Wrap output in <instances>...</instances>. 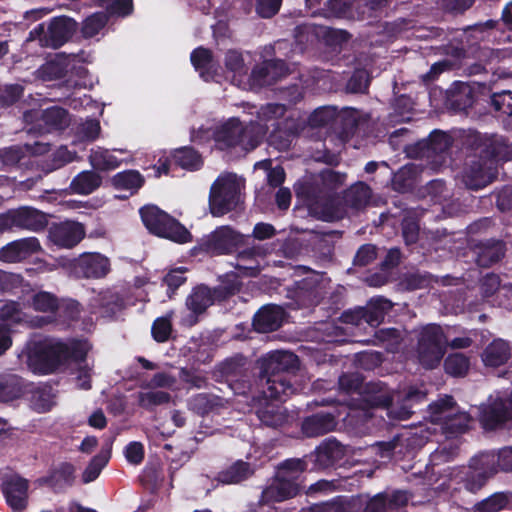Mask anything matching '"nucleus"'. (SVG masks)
<instances>
[{
	"mask_svg": "<svg viewBox=\"0 0 512 512\" xmlns=\"http://www.w3.org/2000/svg\"><path fill=\"white\" fill-rule=\"evenodd\" d=\"M469 365V359L462 353L450 354L444 362L445 371L452 376H464Z\"/></svg>",
	"mask_w": 512,
	"mask_h": 512,
	"instance_id": "864d4df0",
	"label": "nucleus"
},
{
	"mask_svg": "<svg viewBox=\"0 0 512 512\" xmlns=\"http://www.w3.org/2000/svg\"><path fill=\"white\" fill-rule=\"evenodd\" d=\"M351 9V0H326L323 11L326 18H346Z\"/></svg>",
	"mask_w": 512,
	"mask_h": 512,
	"instance_id": "6e6d98bb",
	"label": "nucleus"
},
{
	"mask_svg": "<svg viewBox=\"0 0 512 512\" xmlns=\"http://www.w3.org/2000/svg\"><path fill=\"white\" fill-rule=\"evenodd\" d=\"M0 318L14 323L25 322L34 327H41L52 320L51 317L29 319L20 304L14 301L6 302L1 306Z\"/></svg>",
	"mask_w": 512,
	"mask_h": 512,
	"instance_id": "cd10ccee",
	"label": "nucleus"
},
{
	"mask_svg": "<svg viewBox=\"0 0 512 512\" xmlns=\"http://www.w3.org/2000/svg\"><path fill=\"white\" fill-rule=\"evenodd\" d=\"M171 157L177 166L188 171H197L204 164L201 154L191 146L174 149Z\"/></svg>",
	"mask_w": 512,
	"mask_h": 512,
	"instance_id": "c9c22d12",
	"label": "nucleus"
},
{
	"mask_svg": "<svg viewBox=\"0 0 512 512\" xmlns=\"http://www.w3.org/2000/svg\"><path fill=\"white\" fill-rule=\"evenodd\" d=\"M223 399L208 394H198L190 400V407L197 413L204 414L210 410L223 406Z\"/></svg>",
	"mask_w": 512,
	"mask_h": 512,
	"instance_id": "603ef678",
	"label": "nucleus"
},
{
	"mask_svg": "<svg viewBox=\"0 0 512 512\" xmlns=\"http://www.w3.org/2000/svg\"><path fill=\"white\" fill-rule=\"evenodd\" d=\"M145 184L144 176L134 169H128L116 173L111 178V185L117 190H128L135 194Z\"/></svg>",
	"mask_w": 512,
	"mask_h": 512,
	"instance_id": "f704fd0d",
	"label": "nucleus"
},
{
	"mask_svg": "<svg viewBox=\"0 0 512 512\" xmlns=\"http://www.w3.org/2000/svg\"><path fill=\"white\" fill-rule=\"evenodd\" d=\"M403 218L401 220L402 237L408 251L420 256H427L432 252H438L441 240L432 237L428 248H425V237L420 234L419 214L415 209L401 208Z\"/></svg>",
	"mask_w": 512,
	"mask_h": 512,
	"instance_id": "ddd939ff",
	"label": "nucleus"
},
{
	"mask_svg": "<svg viewBox=\"0 0 512 512\" xmlns=\"http://www.w3.org/2000/svg\"><path fill=\"white\" fill-rule=\"evenodd\" d=\"M286 108L283 104L267 103L262 105L257 112L258 119L262 122H268L273 119H278L284 115Z\"/></svg>",
	"mask_w": 512,
	"mask_h": 512,
	"instance_id": "e2e57ef3",
	"label": "nucleus"
},
{
	"mask_svg": "<svg viewBox=\"0 0 512 512\" xmlns=\"http://www.w3.org/2000/svg\"><path fill=\"white\" fill-rule=\"evenodd\" d=\"M496 173L495 166L477 157L464 168L462 181L468 189L478 191L492 183Z\"/></svg>",
	"mask_w": 512,
	"mask_h": 512,
	"instance_id": "f3484780",
	"label": "nucleus"
},
{
	"mask_svg": "<svg viewBox=\"0 0 512 512\" xmlns=\"http://www.w3.org/2000/svg\"><path fill=\"white\" fill-rule=\"evenodd\" d=\"M90 306L99 307L103 317H113L122 309L123 302L116 293L107 290L94 296L91 299Z\"/></svg>",
	"mask_w": 512,
	"mask_h": 512,
	"instance_id": "e433bc0d",
	"label": "nucleus"
},
{
	"mask_svg": "<svg viewBox=\"0 0 512 512\" xmlns=\"http://www.w3.org/2000/svg\"><path fill=\"white\" fill-rule=\"evenodd\" d=\"M372 196V190L365 182H357L345 190L343 201L345 205L354 210L365 208Z\"/></svg>",
	"mask_w": 512,
	"mask_h": 512,
	"instance_id": "c756f323",
	"label": "nucleus"
},
{
	"mask_svg": "<svg viewBox=\"0 0 512 512\" xmlns=\"http://www.w3.org/2000/svg\"><path fill=\"white\" fill-rule=\"evenodd\" d=\"M467 144L479 158L496 169L499 162L512 160V143L502 135L471 131L467 136Z\"/></svg>",
	"mask_w": 512,
	"mask_h": 512,
	"instance_id": "6e6552de",
	"label": "nucleus"
},
{
	"mask_svg": "<svg viewBox=\"0 0 512 512\" xmlns=\"http://www.w3.org/2000/svg\"><path fill=\"white\" fill-rule=\"evenodd\" d=\"M90 349L87 341L78 340L66 344L54 339H44L31 344L27 363L34 373L49 374L69 359L84 364Z\"/></svg>",
	"mask_w": 512,
	"mask_h": 512,
	"instance_id": "7ed1b4c3",
	"label": "nucleus"
},
{
	"mask_svg": "<svg viewBox=\"0 0 512 512\" xmlns=\"http://www.w3.org/2000/svg\"><path fill=\"white\" fill-rule=\"evenodd\" d=\"M49 214L31 206H20L0 213V234L14 229L40 232L49 224Z\"/></svg>",
	"mask_w": 512,
	"mask_h": 512,
	"instance_id": "9b49d317",
	"label": "nucleus"
},
{
	"mask_svg": "<svg viewBox=\"0 0 512 512\" xmlns=\"http://www.w3.org/2000/svg\"><path fill=\"white\" fill-rule=\"evenodd\" d=\"M496 198V207L501 212L512 210V185H505L492 193Z\"/></svg>",
	"mask_w": 512,
	"mask_h": 512,
	"instance_id": "338daca9",
	"label": "nucleus"
},
{
	"mask_svg": "<svg viewBox=\"0 0 512 512\" xmlns=\"http://www.w3.org/2000/svg\"><path fill=\"white\" fill-rule=\"evenodd\" d=\"M284 311L281 307L270 305L260 309L253 319L255 330L261 333L278 329L283 321Z\"/></svg>",
	"mask_w": 512,
	"mask_h": 512,
	"instance_id": "bb28decb",
	"label": "nucleus"
},
{
	"mask_svg": "<svg viewBox=\"0 0 512 512\" xmlns=\"http://www.w3.org/2000/svg\"><path fill=\"white\" fill-rule=\"evenodd\" d=\"M268 127L258 121H250L243 124L238 118H230L214 131V141L220 150H229L240 147L244 151H251L257 148Z\"/></svg>",
	"mask_w": 512,
	"mask_h": 512,
	"instance_id": "39448f33",
	"label": "nucleus"
},
{
	"mask_svg": "<svg viewBox=\"0 0 512 512\" xmlns=\"http://www.w3.org/2000/svg\"><path fill=\"white\" fill-rule=\"evenodd\" d=\"M170 399L169 393L158 390H150L138 394V403L145 409H152L155 406L166 404Z\"/></svg>",
	"mask_w": 512,
	"mask_h": 512,
	"instance_id": "5fc2aeb1",
	"label": "nucleus"
},
{
	"mask_svg": "<svg viewBox=\"0 0 512 512\" xmlns=\"http://www.w3.org/2000/svg\"><path fill=\"white\" fill-rule=\"evenodd\" d=\"M108 17L103 12H96L88 16L82 23L81 32L83 37L92 38L97 35L107 24Z\"/></svg>",
	"mask_w": 512,
	"mask_h": 512,
	"instance_id": "8fccbe9b",
	"label": "nucleus"
},
{
	"mask_svg": "<svg viewBox=\"0 0 512 512\" xmlns=\"http://www.w3.org/2000/svg\"><path fill=\"white\" fill-rule=\"evenodd\" d=\"M4 494L14 511H22L27 505L28 481L18 476L11 477L4 485Z\"/></svg>",
	"mask_w": 512,
	"mask_h": 512,
	"instance_id": "a878e982",
	"label": "nucleus"
},
{
	"mask_svg": "<svg viewBox=\"0 0 512 512\" xmlns=\"http://www.w3.org/2000/svg\"><path fill=\"white\" fill-rule=\"evenodd\" d=\"M496 451L482 452L471 458L469 469H475L489 480L499 472Z\"/></svg>",
	"mask_w": 512,
	"mask_h": 512,
	"instance_id": "58836bf2",
	"label": "nucleus"
},
{
	"mask_svg": "<svg viewBox=\"0 0 512 512\" xmlns=\"http://www.w3.org/2000/svg\"><path fill=\"white\" fill-rule=\"evenodd\" d=\"M97 6L106 11L111 17H127L134 11L133 0H99Z\"/></svg>",
	"mask_w": 512,
	"mask_h": 512,
	"instance_id": "a18cd8bd",
	"label": "nucleus"
},
{
	"mask_svg": "<svg viewBox=\"0 0 512 512\" xmlns=\"http://www.w3.org/2000/svg\"><path fill=\"white\" fill-rule=\"evenodd\" d=\"M85 235L84 225L73 220L54 222L48 228L49 241L59 249H73Z\"/></svg>",
	"mask_w": 512,
	"mask_h": 512,
	"instance_id": "4468645a",
	"label": "nucleus"
},
{
	"mask_svg": "<svg viewBox=\"0 0 512 512\" xmlns=\"http://www.w3.org/2000/svg\"><path fill=\"white\" fill-rule=\"evenodd\" d=\"M190 60L196 71L205 80L212 78L216 73L213 53L203 46L195 48L190 55Z\"/></svg>",
	"mask_w": 512,
	"mask_h": 512,
	"instance_id": "2f4dec72",
	"label": "nucleus"
},
{
	"mask_svg": "<svg viewBox=\"0 0 512 512\" xmlns=\"http://www.w3.org/2000/svg\"><path fill=\"white\" fill-rule=\"evenodd\" d=\"M69 265L72 274L86 278L103 277L110 269L108 258H70Z\"/></svg>",
	"mask_w": 512,
	"mask_h": 512,
	"instance_id": "4be33fe9",
	"label": "nucleus"
},
{
	"mask_svg": "<svg viewBox=\"0 0 512 512\" xmlns=\"http://www.w3.org/2000/svg\"><path fill=\"white\" fill-rule=\"evenodd\" d=\"M416 184V169L412 164L402 166L393 174L392 189L399 193L412 192Z\"/></svg>",
	"mask_w": 512,
	"mask_h": 512,
	"instance_id": "ea45409f",
	"label": "nucleus"
},
{
	"mask_svg": "<svg viewBox=\"0 0 512 512\" xmlns=\"http://www.w3.org/2000/svg\"><path fill=\"white\" fill-rule=\"evenodd\" d=\"M491 105L496 112L502 115L512 116V92L503 90L493 93L491 96Z\"/></svg>",
	"mask_w": 512,
	"mask_h": 512,
	"instance_id": "13d9d810",
	"label": "nucleus"
},
{
	"mask_svg": "<svg viewBox=\"0 0 512 512\" xmlns=\"http://www.w3.org/2000/svg\"><path fill=\"white\" fill-rule=\"evenodd\" d=\"M35 121L30 130L40 135L65 130L70 125L69 112L59 106H52L34 112Z\"/></svg>",
	"mask_w": 512,
	"mask_h": 512,
	"instance_id": "2eb2a0df",
	"label": "nucleus"
},
{
	"mask_svg": "<svg viewBox=\"0 0 512 512\" xmlns=\"http://www.w3.org/2000/svg\"><path fill=\"white\" fill-rule=\"evenodd\" d=\"M78 29V23L68 16L53 17L39 23L29 32V40H38L42 47L58 49L68 42Z\"/></svg>",
	"mask_w": 512,
	"mask_h": 512,
	"instance_id": "1a4fd4ad",
	"label": "nucleus"
},
{
	"mask_svg": "<svg viewBox=\"0 0 512 512\" xmlns=\"http://www.w3.org/2000/svg\"><path fill=\"white\" fill-rule=\"evenodd\" d=\"M42 250L39 240L36 237L21 238L12 241L0 249V256H30Z\"/></svg>",
	"mask_w": 512,
	"mask_h": 512,
	"instance_id": "7c9ffc66",
	"label": "nucleus"
},
{
	"mask_svg": "<svg viewBox=\"0 0 512 512\" xmlns=\"http://www.w3.org/2000/svg\"><path fill=\"white\" fill-rule=\"evenodd\" d=\"M253 470L247 463L242 461L236 462L227 470L219 475V480L224 484H236L247 479Z\"/></svg>",
	"mask_w": 512,
	"mask_h": 512,
	"instance_id": "de8ad7c7",
	"label": "nucleus"
},
{
	"mask_svg": "<svg viewBox=\"0 0 512 512\" xmlns=\"http://www.w3.org/2000/svg\"><path fill=\"white\" fill-rule=\"evenodd\" d=\"M139 214L144 226L151 234L181 244L187 243L192 239L191 233L185 226L156 205L143 206L140 208Z\"/></svg>",
	"mask_w": 512,
	"mask_h": 512,
	"instance_id": "0eeeda50",
	"label": "nucleus"
},
{
	"mask_svg": "<svg viewBox=\"0 0 512 512\" xmlns=\"http://www.w3.org/2000/svg\"><path fill=\"white\" fill-rule=\"evenodd\" d=\"M391 308L392 303L385 298L377 297L371 299L367 307L363 308L364 322L372 327L378 326Z\"/></svg>",
	"mask_w": 512,
	"mask_h": 512,
	"instance_id": "4c0bfd02",
	"label": "nucleus"
},
{
	"mask_svg": "<svg viewBox=\"0 0 512 512\" xmlns=\"http://www.w3.org/2000/svg\"><path fill=\"white\" fill-rule=\"evenodd\" d=\"M363 379L358 373L344 374L339 378L341 390L352 393L358 392L361 400L368 406H383L388 408V415L396 420L408 419L414 404L425 398V392L410 388L405 393H390L382 383H367L362 386Z\"/></svg>",
	"mask_w": 512,
	"mask_h": 512,
	"instance_id": "f257e3e1",
	"label": "nucleus"
},
{
	"mask_svg": "<svg viewBox=\"0 0 512 512\" xmlns=\"http://www.w3.org/2000/svg\"><path fill=\"white\" fill-rule=\"evenodd\" d=\"M339 121L343 122V132L353 134L358 126L355 118H344L338 115L336 108L324 106L315 109L308 117V124L312 128L333 126Z\"/></svg>",
	"mask_w": 512,
	"mask_h": 512,
	"instance_id": "6ab92c4d",
	"label": "nucleus"
},
{
	"mask_svg": "<svg viewBox=\"0 0 512 512\" xmlns=\"http://www.w3.org/2000/svg\"><path fill=\"white\" fill-rule=\"evenodd\" d=\"M290 70L282 59H268L253 67L250 82L254 86L266 87L274 85L278 80L286 77Z\"/></svg>",
	"mask_w": 512,
	"mask_h": 512,
	"instance_id": "dca6fc26",
	"label": "nucleus"
},
{
	"mask_svg": "<svg viewBox=\"0 0 512 512\" xmlns=\"http://www.w3.org/2000/svg\"><path fill=\"white\" fill-rule=\"evenodd\" d=\"M67 74L65 59H53L42 64L37 70V77L43 81H54L64 78Z\"/></svg>",
	"mask_w": 512,
	"mask_h": 512,
	"instance_id": "79ce46f5",
	"label": "nucleus"
},
{
	"mask_svg": "<svg viewBox=\"0 0 512 512\" xmlns=\"http://www.w3.org/2000/svg\"><path fill=\"white\" fill-rule=\"evenodd\" d=\"M347 90L351 93H365L369 87V77L365 70H356L347 82Z\"/></svg>",
	"mask_w": 512,
	"mask_h": 512,
	"instance_id": "680f3d73",
	"label": "nucleus"
},
{
	"mask_svg": "<svg viewBox=\"0 0 512 512\" xmlns=\"http://www.w3.org/2000/svg\"><path fill=\"white\" fill-rule=\"evenodd\" d=\"M306 464L301 459L286 460L277 471L276 476L285 482L297 483L298 478L305 470Z\"/></svg>",
	"mask_w": 512,
	"mask_h": 512,
	"instance_id": "09e8293b",
	"label": "nucleus"
},
{
	"mask_svg": "<svg viewBox=\"0 0 512 512\" xmlns=\"http://www.w3.org/2000/svg\"><path fill=\"white\" fill-rule=\"evenodd\" d=\"M172 313L167 316L157 318L152 325V335L157 342H165L168 340L171 331Z\"/></svg>",
	"mask_w": 512,
	"mask_h": 512,
	"instance_id": "052dcab7",
	"label": "nucleus"
},
{
	"mask_svg": "<svg viewBox=\"0 0 512 512\" xmlns=\"http://www.w3.org/2000/svg\"><path fill=\"white\" fill-rule=\"evenodd\" d=\"M336 427V421L331 414H316L307 418L302 424L303 433L308 437H316L328 433Z\"/></svg>",
	"mask_w": 512,
	"mask_h": 512,
	"instance_id": "473e14b6",
	"label": "nucleus"
},
{
	"mask_svg": "<svg viewBox=\"0 0 512 512\" xmlns=\"http://www.w3.org/2000/svg\"><path fill=\"white\" fill-rule=\"evenodd\" d=\"M510 502V496L504 492H497L486 499L476 503L473 507L474 512H499L507 507Z\"/></svg>",
	"mask_w": 512,
	"mask_h": 512,
	"instance_id": "49530a36",
	"label": "nucleus"
},
{
	"mask_svg": "<svg viewBox=\"0 0 512 512\" xmlns=\"http://www.w3.org/2000/svg\"><path fill=\"white\" fill-rule=\"evenodd\" d=\"M298 490V483L285 482L276 476L273 482L263 490L259 503L261 505H269L281 502L294 497L298 493Z\"/></svg>",
	"mask_w": 512,
	"mask_h": 512,
	"instance_id": "393cba45",
	"label": "nucleus"
},
{
	"mask_svg": "<svg viewBox=\"0 0 512 512\" xmlns=\"http://www.w3.org/2000/svg\"><path fill=\"white\" fill-rule=\"evenodd\" d=\"M110 459V450L103 449L94 456L82 473V482L88 484L98 478Z\"/></svg>",
	"mask_w": 512,
	"mask_h": 512,
	"instance_id": "37998d69",
	"label": "nucleus"
},
{
	"mask_svg": "<svg viewBox=\"0 0 512 512\" xmlns=\"http://www.w3.org/2000/svg\"><path fill=\"white\" fill-rule=\"evenodd\" d=\"M400 338V332L395 328L381 329L376 332L374 343H386L387 349L393 351Z\"/></svg>",
	"mask_w": 512,
	"mask_h": 512,
	"instance_id": "69168bd1",
	"label": "nucleus"
},
{
	"mask_svg": "<svg viewBox=\"0 0 512 512\" xmlns=\"http://www.w3.org/2000/svg\"><path fill=\"white\" fill-rule=\"evenodd\" d=\"M452 143L453 139L448 133L434 130L427 139L417 143V156L430 158L432 156L441 155L450 149Z\"/></svg>",
	"mask_w": 512,
	"mask_h": 512,
	"instance_id": "5701e85b",
	"label": "nucleus"
},
{
	"mask_svg": "<svg viewBox=\"0 0 512 512\" xmlns=\"http://www.w3.org/2000/svg\"><path fill=\"white\" fill-rule=\"evenodd\" d=\"M511 356V348L508 342L502 339L492 341L482 353V361L485 366L499 367L505 364Z\"/></svg>",
	"mask_w": 512,
	"mask_h": 512,
	"instance_id": "c85d7f7f",
	"label": "nucleus"
},
{
	"mask_svg": "<svg viewBox=\"0 0 512 512\" xmlns=\"http://www.w3.org/2000/svg\"><path fill=\"white\" fill-rule=\"evenodd\" d=\"M258 418L266 426L277 427L286 420V414L280 406L267 405L257 411Z\"/></svg>",
	"mask_w": 512,
	"mask_h": 512,
	"instance_id": "3c124183",
	"label": "nucleus"
},
{
	"mask_svg": "<svg viewBox=\"0 0 512 512\" xmlns=\"http://www.w3.org/2000/svg\"><path fill=\"white\" fill-rule=\"evenodd\" d=\"M479 247L483 250L484 256H505L506 242L501 239H486L480 242Z\"/></svg>",
	"mask_w": 512,
	"mask_h": 512,
	"instance_id": "0e129e2a",
	"label": "nucleus"
},
{
	"mask_svg": "<svg viewBox=\"0 0 512 512\" xmlns=\"http://www.w3.org/2000/svg\"><path fill=\"white\" fill-rule=\"evenodd\" d=\"M447 347V339L440 326L429 324L418 334L417 357L419 363L426 369L437 367Z\"/></svg>",
	"mask_w": 512,
	"mask_h": 512,
	"instance_id": "9d476101",
	"label": "nucleus"
},
{
	"mask_svg": "<svg viewBox=\"0 0 512 512\" xmlns=\"http://www.w3.org/2000/svg\"><path fill=\"white\" fill-rule=\"evenodd\" d=\"M486 476L482 475L480 472L475 469H469V472L466 474L463 479L464 487L472 492L476 493L487 483Z\"/></svg>",
	"mask_w": 512,
	"mask_h": 512,
	"instance_id": "774afa93",
	"label": "nucleus"
},
{
	"mask_svg": "<svg viewBox=\"0 0 512 512\" xmlns=\"http://www.w3.org/2000/svg\"><path fill=\"white\" fill-rule=\"evenodd\" d=\"M89 162L94 170L110 171L118 168L121 161L109 150L98 148L92 150L89 156Z\"/></svg>",
	"mask_w": 512,
	"mask_h": 512,
	"instance_id": "a19ab883",
	"label": "nucleus"
},
{
	"mask_svg": "<svg viewBox=\"0 0 512 512\" xmlns=\"http://www.w3.org/2000/svg\"><path fill=\"white\" fill-rule=\"evenodd\" d=\"M429 418L433 426L427 427V432H436L439 428L447 437L464 433L470 425L471 417L460 412L452 397L445 396L429 406Z\"/></svg>",
	"mask_w": 512,
	"mask_h": 512,
	"instance_id": "423d86ee",
	"label": "nucleus"
},
{
	"mask_svg": "<svg viewBox=\"0 0 512 512\" xmlns=\"http://www.w3.org/2000/svg\"><path fill=\"white\" fill-rule=\"evenodd\" d=\"M261 377L288 375L287 372L298 365V358L289 351L277 350L266 354L258 360Z\"/></svg>",
	"mask_w": 512,
	"mask_h": 512,
	"instance_id": "a211bd4d",
	"label": "nucleus"
},
{
	"mask_svg": "<svg viewBox=\"0 0 512 512\" xmlns=\"http://www.w3.org/2000/svg\"><path fill=\"white\" fill-rule=\"evenodd\" d=\"M346 177V173L323 169L319 174L320 183L298 182L294 186L295 194L319 219L335 221L341 216L337 190L345 184Z\"/></svg>",
	"mask_w": 512,
	"mask_h": 512,
	"instance_id": "f03ea898",
	"label": "nucleus"
},
{
	"mask_svg": "<svg viewBox=\"0 0 512 512\" xmlns=\"http://www.w3.org/2000/svg\"><path fill=\"white\" fill-rule=\"evenodd\" d=\"M260 382L261 392L266 399L283 401L296 391V388L291 383L290 375L260 376Z\"/></svg>",
	"mask_w": 512,
	"mask_h": 512,
	"instance_id": "b1692460",
	"label": "nucleus"
},
{
	"mask_svg": "<svg viewBox=\"0 0 512 512\" xmlns=\"http://www.w3.org/2000/svg\"><path fill=\"white\" fill-rule=\"evenodd\" d=\"M191 253V256L195 253L217 255L237 253L236 256H261L257 247H250L249 235H244L228 225L218 226L208 235H204L192 248Z\"/></svg>",
	"mask_w": 512,
	"mask_h": 512,
	"instance_id": "20e7f679",
	"label": "nucleus"
},
{
	"mask_svg": "<svg viewBox=\"0 0 512 512\" xmlns=\"http://www.w3.org/2000/svg\"><path fill=\"white\" fill-rule=\"evenodd\" d=\"M474 101V91L467 83L455 81L446 91L445 106L453 112L467 111Z\"/></svg>",
	"mask_w": 512,
	"mask_h": 512,
	"instance_id": "412c9836",
	"label": "nucleus"
},
{
	"mask_svg": "<svg viewBox=\"0 0 512 512\" xmlns=\"http://www.w3.org/2000/svg\"><path fill=\"white\" fill-rule=\"evenodd\" d=\"M32 306L36 311L48 313L49 315L44 318L51 317V323L55 319L54 314L59 308V302L53 294L41 291L32 296Z\"/></svg>",
	"mask_w": 512,
	"mask_h": 512,
	"instance_id": "c03bdc74",
	"label": "nucleus"
},
{
	"mask_svg": "<svg viewBox=\"0 0 512 512\" xmlns=\"http://www.w3.org/2000/svg\"><path fill=\"white\" fill-rule=\"evenodd\" d=\"M102 184V177L93 170H85L77 174L71 181L69 188L73 193L89 195Z\"/></svg>",
	"mask_w": 512,
	"mask_h": 512,
	"instance_id": "72a5a7b5",
	"label": "nucleus"
},
{
	"mask_svg": "<svg viewBox=\"0 0 512 512\" xmlns=\"http://www.w3.org/2000/svg\"><path fill=\"white\" fill-rule=\"evenodd\" d=\"M240 188L235 179L219 176L211 185L209 209L214 217H221L234 210L239 201Z\"/></svg>",
	"mask_w": 512,
	"mask_h": 512,
	"instance_id": "f8f14e48",
	"label": "nucleus"
},
{
	"mask_svg": "<svg viewBox=\"0 0 512 512\" xmlns=\"http://www.w3.org/2000/svg\"><path fill=\"white\" fill-rule=\"evenodd\" d=\"M216 299V291L211 290L205 285H199L193 288L186 298V307L190 315L184 320L188 325H194L198 316L206 311Z\"/></svg>",
	"mask_w": 512,
	"mask_h": 512,
	"instance_id": "aec40b11",
	"label": "nucleus"
},
{
	"mask_svg": "<svg viewBox=\"0 0 512 512\" xmlns=\"http://www.w3.org/2000/svg\"><path fill=\"white\" fill-rule=\"evenodd\" d=\"M24 88L20 84L0 85V108H8L23 96Z\"/></svg>",
	"mask_w": 512,
	"mask_h": 512,
	"instance_id": "4d7b16f0",
	"label": "nucleus"
},
{
	"mask_svg": "<svg viewBox=\"0 0 512 512\" xmlns=\"http://www.w3.org/2000/svg\"><path fill=\"white\" fill-rule=\"evenodd\" d=\"M283 0H254L256 14L263 19H270L277 15Z\"/></svg>",
	"mask_w": 512,
	"mask_h": 512,
	"instance_id": "bf43d9fd",
	"label": "nucleus"
}]
</instances>
